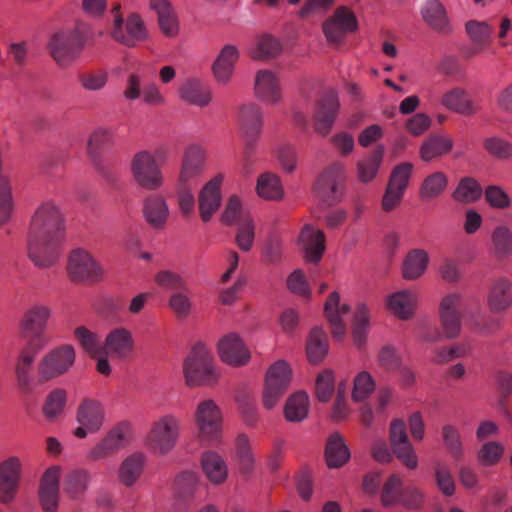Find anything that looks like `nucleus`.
<instances>
[{
  "label": "nucleus",
  "instance_id": "7ed1b4c3",
  "mask_svg": "<svg viewBox=\"0 0 512 512\" xmlns=\"http://www.w3.org/2000/svg\"><path fill=\"white\" fill-rule=\"evenodd\" d=\"M86 39V28L83 25L57 32L48 43L49 54L59 66H69L82 52Z\"/></svg>",
  "mask_w": 512,
  "mask_h": 512
},
{
  "label": "nucleus",
  "instance_id": "680f3d73",
  "mask_svg": "<svg viewBox=\"0 0 512 512\" xmlns=\"http://www.w3.org/2000/svg\"><path fill=\"white\" fill-rule=\"evenodd\" d=\"M78 81L83 89L96 92L102 90L108 81V74L103 70H90L80 73Z\"/></svg>",
  "mask_w": 512,
  "mask_h": 512
},
{
  "label": "nucleus",
  "instance_id": "6e6d98bb",
  "mask_svg": "<svg viewBox=\"0 0 512 512\" xmlns=\"http://www.w3.org/2000/svg\"><path fill=\"white\" fill-rule=\"evenodd\" d=\"M281 49V44L276 38L263 35L258 38L256 47L251 52V57L257 60L274 58L281 52Z\"/></svg>",
  "mask_w": 512,
  "mask_h": 512
},
{
  "label": "nucleus",
  "instance_id": "6ab92c4d",
  "mask_svg": "<svg viewBox=\"0 0 512 512\" xmlns=\"http://www.w3.org/2000/svg\"><path fill=\"white\" fill-rule=\"evenodd\" d=\"M61 467H49L41 477L38 498L44 512H56L59 504Z\"/></svg>",
  "mask_w": 512,
  "mask_h": 512
},
{
  "label": "nucleus",
  "instance_id": "c85d7f7f",
  "mask_svg": "<svg viewBox=\"0 0 512 512\" xmlns=\"http://www.w3.org/2000/svg\"><path fill=\"white\" fill-rule=\"evenodd\" d=\"M324 311L333 337L336 340H341L346 334V325L342 317L349 313V306L347 304H340L339 294L332 292L326 300Z\"/></svg>",
  "mask_w": 512,
  "mask_h": 512
},
{
  "label": "nucleus",
  "instance_id": "4468645a",
  "mask_svg": "<svg viewBox=\"0 0 512 512\" xmlns=\"http://www.w3.org/2000/svg\"><path fill=\"white\" fill-rule=\"evenodd\" d=\"M128 431L129 425L127 423H120L113 427L103 439L88 451L87 460L97 462L115 455L128 442Z\"/></svg>",
  "mask_w": 512,
  "mask_h": 512
},
{
  "label": "nucleus",
  "instance_id": "f03ea898",
  "mask_svg": "<svg viewBox=\"0 0 512 512\" xmlns=\"http://www.w3.org/2000/svg\"><path fill=\"white\" fill-rule=\"evenodd\" d=\"M183 373L186 384L194 386H212L219 378L211 352L202 343H196L184 360Z\"/></svg>",
  "mask_w": 512,
  "mask_h": 512
},
{
  "label": "nucleus",
  "instance_id": "393cba45",
  "mask_svg": "<svg viewBox=\"0 0 512 512\" xmlns=\"http://www.w3.org/2000/svg\"><path fill=\"white\" fill-rule=\"evenodd\" d=\"M298 241L307 261L311 263L320 261L326 248L325 234L322 230L306 224L300 232Z\"/></svg>",
  "mask_w": 512,
  "mask_h": 512
},
{
  "label": "nucleus",
  "instance_id": "0eeeda50",
  "mask_svg": "<svg viewBox=\"0 0 512 512\" xmlns=\"http://www.w3.org/2000/svg\"><path fill=\"white\" fill-rule=\"evenodd\" d=\"M76 360V350L71 344H62L47 352L37 365V376L44 383L67 373Z\"/></svg>",
  "mask_w": 512,
  "mask_h": 512
},
{
  "label": "nucleus",
  "instance_id": "c756f323",
  "mask_svg": "<svg viewBox=\"0 0 512 512\" xmlns=\"http://www.w3.org/2000/svg\"><path fill=\"white\" fill-rule=\"evenodd\" d=\"M239 51L234 45H225L212 65V72L217 83L228 84L233 76Z\"/></svg>",
  "mask_w": 512,
  "mask_h": 512
},
{
  "label": "nucleus",
  "instance_id": "cd10ccee",
  "mask_svg": "<svg viewBox=\"0 0 512 512\" xmlns=\"http://www.w3.org/2000/svg\"><path fill=\"white\" fill-rule=\"evenodd\" d=\"M105 420L103 405L94 399H84L78 406L76 421L79 425L87 427L90 433L101 429Z\"/></svg>",
  "mask_w": 512,
  "mask_h": 512
},
{
  "label": "nucleus",
  "instance_id": "79ce46f5",
  "mask_svg": "<svg viewBox=\"0 0 512 512\" xmlns=\"http://www.w3.org/2000/svg\"><path fill=\"white\" fill-rule=\"evenodd\" d=\"M441 102L448 110L462 115L470 116L477 111L466 91L460 87H455L446 92Z\"/></svg>",
  "mask_w": 512,
  "mask_h": 512
},
{
  "label": "nucleus",
  "instance_id": "f3484780",
  "mask_svg": "<svg viewBox=\"0 0 512 512\" xmlns=\"http://www.w3.org/2000/svg\"><path fill=\"white\" fill-rule=\"evenodd\" d=\"M113 142L112 131L98 128L90 135L87 142V154L97 172L109 183L116 179L115 175L101 159V150Z\"/></svg>",
  "mask_w": 512,
  "mask_h": 512
},
{
  "label": "nucleus",
  "instance_id": "5701e85b",
  "mask_svg": "<svg viewBox=\"0 0 512 512\" xmlns=\"http://www.w3.org/2000/svg\"><path fill=\"white\" fill-rule=\"evenodd\" d=\"M339 101L335 91L327 92L318 102L315 114V130L322 136L328 135L335 122Z\"/></svg>",
  "mask_w": 512,
  "mask_h": 512
},
{
  "label": "nucleus",
  "instance_id": "473e14b6",
  "mask_svg": "<svg viewBox=\"0 0 512 512\" xmlns=\"http://www.w3.org/2000/svg\"><path fill=\"white\" fill-rule=\"evenodd\" d=\"M43 348H36L32 345H27L20 352L16 364H15V375L17 379L18 387L23 392L31 391V370L35 358L39 351Z\"/></svg>",
  "mask_w": 512,
  "mask_h": 512
},
{
  "label": "nucleus",
  "instance_id": "a19ab883",
  "mask_svg": "<svg viewBox=\"0 0 512 512\" xmlns=\"http://www.w3.org/2000/svg\"><path fill=\"white\" fill-rule=\"evenodd\" d=\"M325 458L330 468L342 467L349 460V448L339 433H333L327 439Z\"/></svg>",
  "mask_w": 512,
  "mask_h": 512
},
{
  "label": "nucleus",
  "instance_id": "69168bd1",
  "mask_svg": "<svg viewBox=\"0 0 512 512\" xmlns=\"http://www.w3.org/2000/svg\"><path fill=\"white\" fill-rule=\"evenodd\" d=\"M402 482L398 475L393 474L385 482L381 491V502L384 506H390L400 501L402 496Z\"/></svg>",
  "mask_w": 512,
  "mask_h": 512
},
{
  "label": "nucleus",
  "instance_id": "603ef678",
  "mask_svg": "<svg viewBox=\"0 0 512 512\" xmlns=\"http://www.w3.org/2000/svg\"><path fill=\"white\" fill-rule=\"evenodd\" d=\"M492 252L497 258H505L512 254V231L504 226H497L491 235Z\"/></svg>",
  "mask_w": 512,
  "mask_h": 512
},
{
  "label": "nucleus",
  "instance_id": "bb28decb",
  "mask_svg": "<svg viewBox=\"0 0 512 512\" xmlns=\"http://www.w3.org/2000/svg\"><path fill=\"white\" fill-rule=\"evenodd\" d=\"M461 300L459 293L446 295L440 303V319L447 338H454L460 331V317L457 310Z\"/></svg>",
  "mask_w": 512,
  "mask_h": 512
},
{
  "label": "nucleus",
  "instance_id": "39448f33",
  "mask_svg": "<svg viewBox=\"0 0 512 512\" xmlns=\"http://www.w3.org/2000/svg\"><path fill=\"white\" fill-rule=\"evenodd\" d=\"M121 6H113L111 13L113 23L110 35L113 40L129 48L148 40L149 33L142 17L137 13H130L126 18L120 13Z\"/></svg>",
  "mask_w": 512,
  "mask_h": 512
},
{
  "label": "nucleus",
  "instance_id": "e433bc0d",
  "mask_svg": "<svg viewBox=\"0 0 512 512\" xmlns=\"http://www.w3.org/2000/svg\"><path fill=\"white\" fill-rule=\"evenodd\" d=\"M179 95L182 100L198 107L207 106L212 99L210 89L197 78L184 81L179 88Z\"/></svg>",
  "mask_w": 512,
  "mask_h": 512
},
{
  "label": "nucleus",
  "instance_id": "b1692460",
  "mask_svg": "<svg viewBox=\"0 0 512 512\" xmlns=\"http://www.w3.org/2000/svg\"><path fill=\"white\" fill-rule=\"evenodd\" d=\"M421 16L427 26L441 35L453 32L445 6L439 0H427L421 7Z\"/></svg>",
  "mask_w": 512,
  "mask_h": 512
},
{
  "label": "nucleus",
  "instance_id": "13d9d810",
  "mask_svg": "<svg viewBox=\"0 0 512 512\" xmlns=\"http://www.w3.org/2000/svg\"><path fill=\"white\" fill-rule=\"evenodd\" d=\"M484 149L500 160L512 159V143L498 136H491L483 141Z\"/></svg>",
  "mask_w": 512,
  "mask_h": 512
},
{
  "label": "nucleus",
  "instance_id": "4c0bfd02",
  "mask_svg": "<svg viewBox=\"0 0 512 512\" xmlns=\"http://www.w3.org/2000/svg\"><path fill=\"white\" fill-rule=\"evenodd\" d=\"M201 468L207 479L213 484L223 483L228 476L225 460L215 451H205L201 455Z\"/></svg>",
  "mask_w": 512,
  "mask_h": 512
},
{
  "label": "nucleus",
  "instance_id": "2f4dec72",
  "mask_svg": "<svg viewBox=\"0 0 512 512\" xmlns=\"http://www.w3.org/2000/svg\"><path fill=\"white\" fill-rule=\"evenodd\" d=\"M143 217L154 229H163L169 216V208L165 199L157 194L149 195L143 201Z\"/></svg>",
  "mask_w": 512,
  "mask_h": 512
},
{
  "label": "nucleus",
  "instance_id": "423d86ee",
  "mask_svg": "<svg viewBox=\"0 0 512 512\" xmlns=\"http://www.w3.org/2000/svg\"><path fill=\"white\" fill-rule=\"evenodd\" d=\"M50 316L51 309L43 304H34L24 312L20 320V331L27 345L44 348L48 344L46 329Z\"/></svg>",
  "mask_w": 512,
  "mask_h": 512
},
{
  "label": "nucleus",
  "instance_id": "a211bd4d",
  "mask_svg": "<svg viewBox=\"0 0 512 512\" xmlns=\"http://www.w3.org/2000/svg\"><path fill=\"white\" fill-rule=\"evenodd\" d=\"M206 152L203 147L192 144L183 153L178 182L196 185L205 169Z\"/></svg>",
  "mask_w": 512,
  "mask_h": 512
},
{
  "label": "nucleus",
  "instance_id": "e2e57ef3",
  "mask_svg": "<svg viewBox=\"0 0 512 512\" xmlns=\"http://www.w3.org/2000/svg\"><path fill=\"white\" fill-rule=\"evenodd\" d=\"M466 32L476 45L486 46L493 33V28L487 22L471 20L466 23Z\"/></svg>",
  "mask_w": 512,
  "mask_h": 512
},
{
  "label": "nucleus",
  "instance_id": "a18cd8bd",
  "mask_svg": "<svg viewBox=\"0 0 512 512\" xmlns=\"http://www.w3.org/2000/svg\"><path fill=\"white\" fill-rule=\"evenodd\" d=\"M383 156V146H377L366 158L357 163V176L360 182L369 183L377 176Z\"/></svg>",
  "mask_w": 512,
  "mask_h": 512
},
{
  "label": "nucleus",
  "instance_id": "864d4df0",
  "mask_svg": "<svg viewBox=\"0 0 512 512\" xmlns=\"http://www.w3.org/2000/svg\"><path fill=\"white\" fill-rule=\"evenodd\" d=\"M482 188L480 184L471 177H465L460 180L458 186L453 192V198L458 202L472 203L480 199Z\"/></svg>",
  "mask_w": 512,
  "mask_h": 512
},
{
  "label": "nucleus",
  "instance_id": "7c9ffc66",
  "mask_svg": "<svg viewBox=\"0 0 512 512\" xmlns=\"http://www.w3.org/2000/svg\"><path fill=\"white\" fill-rule=\"evenodd\" d=\"M92 481V474L85 468H74L68 471L63 479V491L73 500H82Z\"/></svg>",
  "mask_w": 512,
  "mask_h": 512
},
{
  "label": "nucleus",
  "instance_id": "9d476101",
  "mask_svg": "<svg viewBox=\"0 0 512 512\" xmlns=\"http://www.w3.org/2000/svg\"><path fill=\"white\" fill-rule=\"evenodd\" d=\"M291 380V370L285 361L272 364L266 372L262 403L265 409H273L286 393Z\"/></svg>",
  "mask_w": 512,
  "mask_h": 512
},
{
  "label": "nucleus",
  "instance_id": "ea45409f",
  "mask_svg": "<svg viewBox=\"0 0 512 512\" xmlns=\"http://www.w3.org/2000/svg\"><path fill=\"white\" fill-rule=\"evenodd\" d=\"M417 297L414 291L401 290L388 296L387 307L400 319H409L415 309Z\"/></svg>",
  "mask_w": 512,
  "mask_h": 512
},
{
  "label": "nucleus",
  "instance_id": "09e8293b",
  "mask_svg": "<svg viewBox=\"0 0 512 512\" xmlns=\"http://www.w3.org/2000/svg\"><path fill=\"white\" fill-rule=\"evenodd\" d=\"M448 185V178L443 172H434L428 175L422 182L419 196L424 201L439 197Z\"/></svg>",
  "mask_w": 512,
  "mask_h": 512
},
{
  "label": "nucleus",
  "instance_id": "37998d69",
  "mask_svg": "<svg viewBox=\"0 0 512 512\" xmlns=\"http://www.w3.org/2000/svg\"><path fill=\"white\" fill-rule=\"evenodd\" d=\"M429 264V255L423 249H413L406 255L402 265V275L406 280L420 278Z\"/></svg>",
  "mask_w": 512,
  "mask_h": 512
},
{
  "label": "nucleus",
  "instance_id": "1a4fd4ad",
  "mask_svg": "<svg viewBox=\"0 0 512 512\" xmlns=\"http://www.w3.org/2000/svg\"><path fill=\"white\" fill-rule=\"evenodd\" d=\"M180 430V421L173 415H165L153 423L146 436L147 448L157 455L168 454L176 445Z\"/></svg>",
  "mask_w": 512,
  "mask_h": 512
},
{
  "label": "nucleus",
  "instance_id": "0e129e2a",
  "mask_svg": "<svg viewBox=\"0 0 512 512\" xmlns=\"http://www.w3.org/2000/svg\"><path fill=\"white\" fill-rule=\"evenodd\" d=\"M413 171V165L408 162L395 166L391 172L387 186L405 192Z\"/></svg>",
  "mask_w": 512,
  "mask_h": 512
},
{
  "label": "nucleus",
  "instance_id": "c03bdc74",
  "mask_svg": "<svg viewBox=\"0 0 512 512\" xmlns=\"http://www.w3.org/2000/svg\"><path fill=\"white\" fill-rule=\"evenodd\" d=\"M453 148L452 139L442 135L429 136L421 145L420 157L423 161H431L450 152Z\"/></svg>",
  "mask_w": 512,
  "mask_h": 512
},
{
  "label": "nucleus",
  "instance_id": "dca6fc26",
  "mask_svg": "<svg viewBox=\"0 0 512 512\" xmlns=\"http://www.w3.org/2000/svg\"><path fill=\"white\" fill-rule=\"evenodd\" d=\"M389 433L393 453L408 469H415L418 466V459L408 439L405 422L402 419L393 420Z\"/></svg>",
  "mask_w": 512,
  "mask_h": 512
},
{
  "label": "nucleus",
  "instance_id": "ddd939ff",
  "mask_svg": "<svg viewBox=\"0 0 512 512\" xmlns=\"http://www.w3.org/2000/svg\"><path fill=\"white\" fill-rule=\"evenodd\" d=\"M357 28L358 22L354 12L345 6L338 7L323 23V33L332 45L341 44L346 35L356 31Z\"/></svg>",
  "mask_w": 512,
  "mask_h": 512
},
{
  "label": "nucleus",
  "instance_id": "052dcab7",
  "mask_svg": "<svg viewBox=\"0 0 512 512\" xmlns=\"http://www.w3.org/2000/svg\"><path fill=\"white\" fill-rule=\"evenodd\" d=\"M66 403V391L54 389L49 393L43 406V413L49 420L55 419L62 413Z\"/></svg>",
  "mask_w": 512,
  "mask_h": 512
},
{
  "label": "nucleus",
  "instance_id": "9b49d317",
  "mask_svg": "<svg viewBox=\"0 0 512 512\" xmlns=\"http://www.w3.org/2000/svg\"><path fill=\"white\" fill-rule=\"evenodd\" d=\"M346 180L345 167L340 162L328 166L317 178L314 184L316 195L326 204L338 203L344 193Z\"/></svg>",
  "mask_w": 512,
  "mask_h": 512
},
{
  "label": "nucleus",
  "instance_id": "4d7b16f0",
  "mask_svg": "<svg viewBox=\"0 0 512 512\" xmlns=\"http://www.w3.org/2000/svg\"><path fill=\"white\" fill-rule=\"evenodd\" d=\"M443 443L451 454V456L458 460L463 455V443L458 428L451 424H446L441 430Z\"/></svg>",
  "mask_w": 512,
  "mask_h": 512
},
{
  "label": "nucleus",
  "instance_id": "f704fd0d",
  "mask_svg": "<svg viewBox=\"0 0 512 512\" xmlns=\"http://www.w3.org/2000/svg\"><path fill=\"white\" fill-rule=\"evenodd\" d=\"M263 112L256 103L244 104L238 113L239 126L249 140H254L262 128Z\"/></svg>",
  "mask_w": 512,
  "mask_h": 512
},
{
  "label": "nucleus",
  "instance_id": "f8f14e48",
  "mask_svg": "<svg viewBox=\"0 0 512 512\" xmlns=\"http://www.w3.org/2000/svg\"><path fill=\"white\" fill-rule=\"evenodd\" d=\"M67 273L73 282H96L103 277L104 268L89 251L76 248L68 256Z\"/></svg>",
  "mask_w": 512,
  "mask_h": 512
},
{
  "label": "nucleus",
  "instance_id": "c9c22d12",
  "mask_svg": "<svg viewBox=\"0 0 512 512\" xmlns=\"http://www.w3.org/2000/svg\"><path fill=\"white\" fill-rule=\"evenodd\" d=\"M489 309L494 313L505 311L512 305V282L498 278L492 284L487 299Z\"/></svg>",
  "mask_w": 512,
  "mask_h": 512
},
{
  "label": "nucleus",
  "instance_id": "774afa93",
  "mask_svg": "<svg viewBox=\"0 0 512 512\" xmlns=\"http://www.w3.org/2000/svg\"><path fill=\"white\" fill-rule=\"evenodd\" d=\"M374 389L375 382L372 376L367 371H362L354 379L352 398L356 402L363 401L369 397Z\"/></svg>",
  "mask_w": 512,
  "mask_h": 512
},
{
  "label": "nucleus",
  "instance_id": "20e7f679",
  "mask_svg": "<svg viewBox=\"0 0 512 512\" xmlns=\"http://www.w3.org/2000/svg\"><path fill=\"white\" fill-rule=\"evenodd\" d=\"M165 158V150L158 148L154 152L141 150L131 159L130 169L134 181L146 190H157L163 184V176L158 159Z\"/></svg>",
  "mask_w": 512,
  "mask_h": 512
},
{
  "label": "nucleus",
  "instance_id": "4be33fe9",
  "mask_svg": "<svg viewBox=\"0 0 512 512\" xmlns=\"http://www.w3.org/2000/svg\"><path fill=\"white\" fill-rule=\"evenodd\" d=\"M134 337L125 327L112 329L105 337L103 350L113 359L125 360L134 350Z\"/></svg>",
  "mask_w": 512,
  "mask_h": 512
},
{
  "label": "nucleus",
  "instance_id": "de8ad7c7",
  "mask_svg": "<svg viewBox=\"0 0 512 512\" xmlns=\"http://www.w3.org/2000/svg\"><path fill=\"white\" fill-rule=\"evenodd\" d=\"M256 189L258 195L267 200H279L284 195L280 178L271 172L259 176Z\"/></svg>",
  "mask_w": 512,
  "mask_h": 512
},
{
  "label": "nucleus",
  "instance_id": "2eb2a0df",
  "mask_svg": "<svg viewBox=\"0 0 512 512\" xmlns=\"http://www.w3.org/2000/svg\"><path fill=\"white\" fill-rule=\"evenodd\" d=\"M22 464L18 457L12 456L0 463V503H12L19 490Z\"/></svg>",
  "mask_w": 512,
  "mask_h": 512
},
{
  "label": "nucleus",
  "instance_id": "3c124183",
  "mask_svg": "<svg viewBox=\"0 0 512 512\" xmlns=\"http://www.w3.org/2000/svg\"><path fill=\"white\" fill-rule=\"evenodd\" d=\"M80 347L91 357L95 358L102 352L100 336L86 326H78L73 332Z\"/></svg>",
  "mask_w": 512,
  "mask_h": 512
},
{
  "label": "nucleus",
  "instance_id": "8fccbe9b",
  "mask_svg": "<svg viewBox=\"0 0 512 512\" xmlns=\"http://www.w3.org/2000/svg\"><path fill=\"white\" fill-rule=\"evenodd\" d=\"M307 356L310 362L317 364L328 353V340L326 333L319 327L312 329L307 342Z\"/></svg>",
  "mask_w": 512,
  "mask_h": 512
},
{
  "label": "nucleus",
  "instance_id": "338daca9",
  "mask_svg": "<svg viewBox=\"0 0 512 512\" xmlns=\"http://www.w3.org/2000/svg\"><path fill=\"white\" fill-rule=\"evenodd\" d=\"M504 453V447L500 442L490 441L484 443L477 453L479 462L484 466L497 464Z\"/></svg>",
  "mask_w": 512,
  "mask_h": 512
},
{
  "label": "nucleus",
  "instance_id": "412c9836",
  "mask_svg": "<svg viewBox=\"0 0 512 512\" xmlns=\"http://www.w3.org/2000/svg\"><path fill=\"white\" fill-rule=\"evenodd\" d=\"M218 353L223 362L235 367L246 365L251 357L250 351L236 333H229L218 341Z\"/></svg>",
  "mask_w": 512,
  "mask_h": 512
},
{
  "label": "nucleus",
  "instance_id": "a878e982",
  "mask_svg": "<svg viewBox=\"0 0 512 512\" xmlns=\"http://www.w3.org/2000/svg\"><path fill=\"white\" fill-rule=\"evenodd\" d=\"M222 181L223 176L216 175L204 185L199 193V211L203 222H208L220 207Z\"/></svg>",
  "mask_w": 512,
  "mask_h": 512
},
{
  "label": "nucleus",
  "instance_id": "49530a36",
  "mask_svg": "<svg viewBox=\"0 0 512 512\" xmlns=\"http://www.w3.org/2000/svg\"><path fill=\"white\" fill-rule=\"evenodd\" d=\"M309 411V398L305 392H297L290 396L284 406V416L289 422L303 421Z\"/></svg>",
  "mask_w": 512,
  "mask_h": 512
},
{
  "label": "nucleus",
  "instance_id": "58836bf2",
  "mask_svg": "<svg viewBox=\"0 0 512 512\" xmlns=\"http://www.w3.org/2000/svg\"><path fill=\"white\" fill-rule=\"evenodd\" d=\"M146 462V456L136 452L126 457L120 464L118 478L125 487H132L141 477Z\"/></svg>",
  "mask_w": 512,
  "mask_h": 512
},
{
  "label": "nucleus",
  "instance_id": "f257e3e1",
  "mask_svg": "<svg viewBox=\"0 0 512 512\" xmlns=\"http://www.w3.org/2000/svg\"><path fill=\"white\" fill-rule=\"evenodd\" d=\"M64 223L58 207L44 202L34 212L27 234L29 259L39 268L53 266L60 257Z\"/></svg>",
  "mask_w": 512,
  "mask_h": 512
},
{
  "label": "nucleus",
  "instance_id": "5fc2aeb1",
  "mask_svg": "<svg viewBox=\"0 0 512 512\" xmlns=\"http://www.w3.org/2000/svg\"><path fill=\"white\" fill-rule=\"evenodd\" d=\"M434 479L439 491L446 497L455 494L456 484L449 466L442 462L434 465Z\"/></svg>",
  "mask_w": 512,
  "mask_h": 512
},
{
  "label": "nucleus",
  "instance_id": "bf43d9fd",
  "mask_svg": "<svg viewBox=\"0 0 512 512\" xmlns=\"http://www.w3.org/2000/svg\"><path fill=\"white\" fill-rule=\"evenodd\" d=\"M369 313L365 305L360 304L356 308L353 325V339L358 347H362L366 341Z\"/></svg>",
  "mask_w": 512,
  "mask_h": 512
},
{
  "label": "nucleus",
  "instance_id": "6e6552de",
  "mask_svg": "<svg viewBox=\"0 0 512 512\" xmlns=\"http://www.w3.org/2000/svg\"><path fill=\"white\" fill-rule=\"evenodd\" d=\"M195 424L199 440L207 445H217L222 437V413L211 400L201 401L195 410Z\"/></svg>",
  "mask_w": 512,
  "mask_h": 512
},
{
  "label": "nucleus",
  "instance_id": "72a5a7b5",
  "mask_svg": "<svg viewBox=\"0 0 512 512\" xmlns=\"http://www.w3.org/2000/svg\"><path fill=\"white\" fill-rule=\"evenodd\" d=\"M149 6L157 14L158 26L161 32L169 38L177 36L179 22L171 3L167 0H150Z\"/></svg>",
  "mask_w": 512,
  "mask_h": 512
},
{
  "label": "nucleus",
  "instance_id": "aec40b11",
  "mask_svg": "<svg viewBox=\"0 0 512 512\" xmlns=\"http://www.w3.org/2000/svg\"><path fill=\"white\" fill-rule=\"evenodd\" d=\"M255 97L267 105H278L282 101V89L277 75L268 69L256 72L254 79Z\"/></svg>",
  "mask_w": 512,
  "mask_h": 512
}]
</instances>
